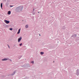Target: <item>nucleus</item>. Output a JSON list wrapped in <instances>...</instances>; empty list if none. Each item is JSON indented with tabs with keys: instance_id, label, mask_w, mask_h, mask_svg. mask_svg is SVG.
<instances>
[{
	"instance_id": "obj_4",
	"label": "nucleus",
	"mask_w": 79,
	"mask_h": 79,
	"mask_svg": "<svg viewBox=\"0 0 79 79\" xmlns=\"http://www.w3.org/2000/svg\"><path fill=\"white\" fill-rule=\"evenodd\" d=\"M21 31V29H19L18 31L17 32V34H19V33H20V31Z\"/></svg>"
},
{
	"instance_id": "obj_3",
	"label": "nucleus",
	"mask_w": 79,
	"mask_h": 79,
	"mask_svg": "<svg viewBox=\"0 0 79 79\" xmlns=\"http://www.w3.org/2000/svg\"><path fill=\"white\" fill-rule=\"evenodd\" d=\"M21 39H22V37H20L18 40V42H19L21 40Z\"/></svg>"
},
{
	"instance_id": "obj_11",
	"label": "nucleus",
	"mask_w": 79,
	"mask_h": 79,
	"mask_svg": "<svg viewBox=\"0 0 79 79\" xmlns=\"http://www.w3.org/2000/svg\"><path fill=\"white\" fill-rule=\"evenodd\" d=\"M15 74V72H14L13 73L11 74V75L12 76H13V75H14V74Z\"/></svg>"
},
{
	"instance_id": "obj_13",
	"label": "nucleus",
	"mask_w": 79,
	"mask_h": 79,
	"mask_svg": "<svg viewBox=\"0 0 79 79\" xmlns=\"http://www.w3.org/2000/svg\"><path fill=\"white\" fill-rule=\"evenodd\" d=\"M22 44H23L21 43V44H19V45L20 46H21L22 45Z\"/></svg>"
},
{
	"instance_id": "obj_2",
	"label": "nucleus",
	"mask_w": 79,
	"mask_h": 79,
	"mask_svg": "<svg viewBox=\"0 0 79 79\" xmlns=\"http://www.w3.org/2000/svg\"><path fill=\"white\" fill-rule=\"evenodd\" d=\"M4 21L6 24H8L9 23H10V21L8 20H5Z\"/></svg>"
},
{
	"instance_id": "obj_21",
	"label": "nucleus",
	"mask_w": 79,
	"mask_h": 79,
	"mask_svg": "<svg viewBox=\"0 0 79 79\" xmlns=\"http://www.w3.org/2000/svg\"><path fill=\"white\" fill-rule=\"evenodd\" d=\"M39 35H40V34Z\"/></svg>"
},
{
	"instance_id": "obj_20",
	"label": "nucleus",
	"mask_w": 79,
	"mask_h": 79,
	"mask_svg": "<svg viewBox=\"0 0 79 79\" xmlns=\"http://www.w3.org/2000/svg\"><path fill=\"white\" fill-rule=\"evenodd\" d=\"M38 13H39V12H38Z\"/></svg>"
},
{
	"instance_id": "obj_6",
	"label": "nucleus",
	"mask_w": 79,
	"mask_h": 79,
	"mask_svg": "<svg viewBox=\"0 0 79 79\" xmlns=\"http://www.w3.org/2000/svg\"><path fill=\"white\" fill-rule=\"evenodd\" d=\"M7 14L8 15H10V14H11V11H8Z\"/></svg>"
},
{
	"instance_id": "obj_19",
	"label": "nucleus",
	"mask_w": 79,
	"mask_h": 79,
	"mask_svg": "<svg viewBox=\"0 0 79 79\" xmlns=\"http://www.w3.org/2000/svg\"><path fill=\"white\" fill-rule=\"evenodd\" d=\"M7 45H8V46H9V45H8V44Z\"/></svg>"
},
{
	"instance_id": "obj_17",
	"label": "nucleus",
	"mask_w": 79,
	"mask_h": 79,
	"mask_svg": "<svg viewBox=\"0 0 79 79\" xmlns=\"http://www.w3.org/2000/svg\"><path fill=\"white\" fill-rule=\"evenodd\" d=\"M8 47H9V48H10V46H8Z\"/></svg>"
},
{
	"instance_id": "obj_7",
	"label": "nucleus",
	"mask_w": 79,
	"mask_h": 79,
	"mask_svg": "<svg viewBox=\"0 0 79 79\" xmlns=\"http://www.w3.org/2000/svg\"><path fill=\"white\" fill-rule=\"evenodd\" d=\"M3 6V3H1V8L2 9V6Z\"/></svg>"
},
{
	"instance_id": "obj_22",
	"label": "nucleus",
	"mask_w": 79,
	"mask_h": 79,
	"mask_svg": "<svg viewBox=\"0 0 79 79\" xmlns=\"http://www.w3.org/2000/svg\"><path fill=\"white\" fill-rule=\"evenodd\" d=\"M7 5H8V4H7Z\"/></svg>"
},
{
	"instance_id": "obj_14",
	"label": "nucleus",
	"mask_w": 79,
	"mask_h": 79,
	"mask_svg": "<svg viewBox=\"0 0 79 79\" xmlns=\"http://www.w3.org/2000/svg\"><path fill=\"white\" fill-rule=\"evenodd\" d=\"M12 6H10V7H12Z\"/></svg>"
},
{
	"instance_id": "obj_9",
	"label": "nucleus",
	"mask_w": 79,
	"mask_h": 79,
	"mask_svg": "<svg viewBox=\"0 0 79 79\" xmlns=\"http://www.w3.org/2000/svg\"><path fill=\"white\" fill-rule=\"evenodd\" d=\"M22 56H19V59H20V58H21V57H22Z\"/></svg>"
},
{
	"instance_id": "obj_10",
	"label": "nucleus",
	"mask_w": 79,
	"mask_h": 79,
	"mask_svg": "<svg viewBox=\"0 0 79 79\" xmlns=\"http://www.w3.org/2000/svg\"><path fill=\"white\" fill-rule=\"evenodd\" d=\"M44 53L43 52H40V54H41V55H43Z\"/></svg>"
},
{
	"instance_id": "obj_18",
	"label": "nucleus",
	"mask_w": 79,
	"mask_h": 79,
	"mask_svg": "<svg viewBox=\"0 0 79 79\" xmlns=\"http://www.w3.org/2000/svg\"><path fill=\"white\" fill-rule=\"evenodd\" d=\"M33 11H34V9H33Z\"/></svg>"
},
{
	"instance_id": "obj_1",
	"label": "nucleus",
	"mask_w": 79,
	"mask_h": 79,
	"mask_svg": "<svg viewBox=\"0 0 79 79\" xmlns=\"http://www.w3.org/2000/svg\"><path fill=\"white\" fill-rule=\"evenodd\" d=\"M23 8V7L21 6L17 7L16 9V11L17 12H20V11H22Z\"/></svg>"
},
{
	"instance_id": "obj_5",
	"label": "nucleus",
	"mask_w": 79,
	"mask_h": 79,
	"mask_svg": "<svg viewBox=\"0 0 79 79\" xmlns=\"http://www.w3.org/2000/svg\"><path fill=\"white\" fill-rule=\"evenodd\" d=\"M7 60H8V59L6 58L2 60V61H7Z\"/></svg>"
},
{
	"instance_id": "obj_16",
	"label": "nucleus",
	"mask_w": 79,
	"mask_h": 79,
	"mask_svg": "<svg viewBox=\"0 0 79 79\" xmlns=\"http://www.w3.org/2000/svg\"><path fill=\"white\" fill-rule=\"evenodd\" d=\"M31 63H32L33 64H34V61H33L31 62Z\"/></svg>"
},
{
	"instance_id": "obj_8",
	"label": "nucleus",
	"mask_w": 79,
	"mask_h": 79,
	"mask_svg": "<svg viewBox=\"0 0 79 79\" xmlns=\"http://www.w3.org/2000/svg\"><path fill=\"white\" fill-rule=\"evenodd\" d=\"M25 27L26 28H28V27H29L28 26V25H26Z\"/></svg>"
},
{
	"instance_id": "obj_12",
	"label": "nucleus",
	"mask_w": 79,
	"mask_h": 79,
	"mask_svg": "<svg viewBox=\"0 0 79 79\" xmlns=\"http://www.w3.org/2000/svg\"><path fill=\"white\" fill-rule=\"evenodd\" d=\"M10 30V31H12V30H13V28H10L9 29Z\"/></svg>"
},
{
	"instance_id": "obj_15",
	"label": "nucleus",
	"mask_w": 79,
	"mask_h": 79,
	"mask_svg": "<svg viewBox=\"0 0 79 79\" xmlns=\"http://www.w3.org/2000/svg\"><path fill=\"white\" fill-rule=\"evenodd\" d=\"M10 61H12V60L11 59H10Z\"/></svg>"
}]
</instances>
